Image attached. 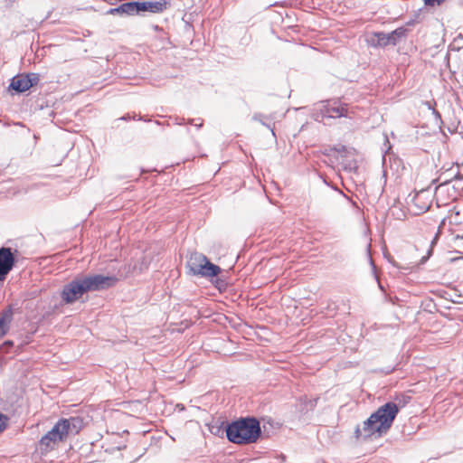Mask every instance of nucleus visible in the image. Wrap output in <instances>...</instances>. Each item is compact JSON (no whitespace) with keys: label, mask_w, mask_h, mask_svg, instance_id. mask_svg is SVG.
Instances as JSON below:
<instances>
[{"label":"nucleus","mask_w":463,"mask_h":463,"mask_svg":"<svg viewBox=\"0 0 463 463\" xmlns=\"http://www.w3.org/2000/svg\"><path fill=\"white\" fill-rule=\"evenodd\" d=\"M260 434V422L255 418H242L226 427L227 439L239 445L255 443Z\"/></svg>","instance_id":"4"},{"label":"nucleus","mask_w":463,"mask_h":463,"mask_svg":"<svg viewBox=\"0 0 463 463\" xmlns=\"http://www.w3.org/2000/svg\"><path fill=\"white\" fill-rule=\"evenodd\" d=\"M392 214L395 215L399 219H401L402 217L405 216V214L402 212H401L400 213L395 214L394 209L392 210Z\"/></svg>","instance_id":"22"},{"label":"nucleus","mask_w":463,"mask_h":463,"mask_svg":"<svg viewBox=\"0 0 463 463\" xmlns=\"http://www.w3.org/2000/svg\"><path fill=\"white\" fill-rule=\"evenodd\" d=\"M455 43H463V35L459 34L455 40H454Z\"/></svg>","instance_id":"21"},{"label":"nucleus","mask_w":463,"mask_h":463,"mask_svg":"<svg viewBox=\"0 0 463 463\" xmlns=\"http://www.w3.org/2000/svg\"><path fill=\"white\" fill-rule=\"evenodd\" d=\"M165 1L156 2H138V8L140 12H150L153 14L162 13L166 8Z\"/></svg>","instance_id":"12"},{"label":"nucleus","mask_w":463,"mask_h":463,"mask_svg":"<svg viewBox=\"0 0 463 463\" xmlns=\"http://www.w3.org/2000/svg\"><path fill=\"white\" fill-rule=\"evenodd\" d=\"M461 179L459 173L458 172L453 178L451 179H444L441 183L436 187L435 195L437 200L442 201V203L446 204V200L442 199L443 195L447 193L449 200H455L459 195V193L456 191V184L458 180Z\"/></svg>","instance_id":"7"},{"label":"nucleus","mask_w":463,"mask_h":463,"mask_svg":"<svg viewBox=\"0 0 463 463\" xmlns=\"http://www.w3.org/2000/svg\"><path fill=\"white\" fill-rule=\"evenodd\" d=\"M189 123L196 128H201L203 126V121L201 119H191Z\"/></svg>","instance_id":"19"},{"label":"nucleus","mask_w":463,"mask_h":463,"mask_svg":"<svg viewBox=\"0 0 463 463\" xmlns=\"http://www.w3.org/2000/svg\"><path fill=\"white\" fill-rule=\"evenodd\" d=\"M321 112L324 117L336 118L348 116V109L345 104L337 105L336 102H323Z\"/></svg>","instance_id":"10"},{"label":"nucleus","mask_w":463,"mask_h":463,"mask_svg":"<svg viewBox=\"0 0 463 463\" xmlns=\"http://www.w3.org/2000/svg\"><path fill=\"white\" fill-rule=\"evenodd\" d=\"M13 320V311L7 308L0 313V339H2L9 331Z\"/></svg>","instance_id":"13"},{"label":"nucleus","mask_w":463,"mask_h":463,"mask_svg":"<svg viewBox=\"0 0 463 463\" xmlns=\"http://www.w3.org/2000/svg\"><path fill=\"white\" fill-rule=\"evenodd\" d=\"M15 262L14 256L10 248H0V281H4L12 270Z\"/></svg>","instance_id":"9"},{"label":"nucleus","mask_w":463,"mask_h":463,"mask_svg":"<svg viewBox=\"0 0 463 463\" xmlns=\"http://www.w3.org/2000/svg\"><path fill=\"white\" fill-rule=\"evenodd\" d=\"M187 266L194 275L205 278L216 277L221 272V268L213 264L202 253L194 252L190 255Z\"/></svg>","instance_id":"5"},{"label":"nucleus","mask_w":463,"mask_h":463,"mask_svg":"<svg viewBox=\"0 0 463 463\" xmlns=\"http://www.w3.org/2000/svg\"><path fill=\"white\" fill-rule=\"evenodd\" d=\"M366 41L368 44L377 47V46H386L388 44H392V41L391 39L390 33H385L382 32L373 33L367 35Z\"/></svg>","instance_id":"11"},{"label":"nucleus","mask_w":463,"mask_h":463,"mask_svg":"<svg viewBox=\"0 0 463 463\" xmlns=\"http://www.w3.org/2000/svg\"><path fill=\"white\" fill-rule=\"evenodd\" d=\"M82 427V420L78 417L61 419L56 422L38 443V449L46 454L55 449L59 443L66 440L70 434H77Z\"/></svg>","instance_id":"3"},{"label":"nucleus","mask_w":463,"mask_h":463,"mask_svg":"<svg viewBox=\"0 0 463 463\" xmlns=\"http://www.w3.org/2000/svg\"><path fill=\"white\" fill-rule=\"evenodd\" d=\"M115 281L113 277L99 274L78 277L64 285L61 298L64 303L72 304L85 293L105 289L111 287Z\"/></svg>","instance_id":"2"},{"label":"nucleus","mask_w":463,"mask_h":463,"mask_svg":"<svg viewBox=\"0 0 463 463\" xmlns=\"http://www.w3.org/2000/svg\"><path fill=\"white\" fill-rule=\"evenodd\" d=\"M7 418L0 413V432H2L6 427Z\"/></svg>","instance_id":"18"},{"label":"nucleus","mask_w":463,"mask_h":463,"mask_svg":"<svg viewBox=\"0 0 463 463\" xmlns=\"http://www.w3.org/2000/svg\"><path fill=\"white\" fill-rule=\"evenodd\" d=\"M253 118H254L255 120H258V121L261 122L263 125H266V123H264V122L261 120L260 116L255 115V116L253 117Z\"/></svg>","instance_id":"23"},{"label":"nucleus","mask_w":463,"mask_h":463,"mask_svg":"<svg viewBox=\"0 0 463 463\" xmlns=\"http://www.w3.org/2000/svg\"><path fill=\"white\" fill-rule=\"evenodd\" d=\"M428 6L440 5L445 0H423Z\"/></svg>","instance_id":"17"},{"label":"nucleus","mask_w":463,"mask_h":463,"mask_svg":"<svg viewBox=\"0 0 463 463\" xmlns=\"http://www.w3.org/2000/svg\"><path fill=\"white\" fill-rule=\"evenodd\" d=\"M107 14H120V8L119 6L118 7H116V8H111L109 9Z\"/></svg>","instance_id":"20"},{"label":"nucleus","mask_w":463,"mask_h":463,"mask_svg":"<svg viewBox=\"0 0 463 463\" xmlns=\"http://www.w3.org/2000/svg\"><path fill=\"white\" fill-rule=\"evenodd\" d=\"M407 30L403 27L397 28L396 30L390 33L392 44H396L397 41L402 37H405Z\"/></svg>","instance_id":"15"},{"label":"nucleus","mask_w":463,"mask_h":463,"mask_svg":"<svg viewBox=\"0 0 463 463\" xmlns=\"http://www.w3.org/2000/svg\"><path fill=\"white\" fill-rule=\"evenodd\" d=\"M38 81L39 76L35 73L18 75L12 79L10 88L18 92H24L29 90L34 84H37Z\"/></svg>","instance_id":"8"},{"label":"nucleus","mask_w":463,"mask_h":463,"mask_svg":"<svg viewBox=\"0 0 463 463\" xmlns=\"http://www.w3.org/2000/svg\"><path fill=\"white\" fill-rule=\"evenodd\" d=\"M411 400L410 396L401 394L393 402H390L381 406L365 421L362 428H356L355 435L357 438H369L375 434L380 437L386 433L391 428L398 411L403 408Z\"/></svg>","instance_id":"1"},{"label":"nucleus","mask_w":463,"mask_h":463,"mask_svg":"<svg viewBox=\"0 0 463 463\" xmlns=\"http://www.w3.org/2000/svg\"><path fill=\"white\" fill-rule=\"evenodd\" d=\"M14 345L13 341L11 340H7V341H5L1 345H0V352H6L8 348L12 347Z\"/></svg>","instance_id":"16"},{"label":"nucleus","mask_w":463,"mask_h":463,"mask_svg":"<svg viewBox=\"0 0 463 463\" xmlns=\"http://www.w3.org/2000/svg\"><path fill=\"white\" fill-rule=\"evenodd\" d=\"M120 14L136 15L139 14L138 2H128L119 5Z\"/></svg>","instance_id":"14"},{"label":"nucleus","mask_w":463,"mask_h":463,"mask_svg":"<svg viewBox=\"0 0 463 463\" xmlns=\"http://www.w3.org/2000/svg\"><path fill=\"white\" fill-rule=\"evenodd\" d=\"M432 198V191L430 188L422 189L415 193L410 206L411 212L415 215H420L427 212L431 205Z\"/></svg>","instance_id":"6"}]
</instances>
